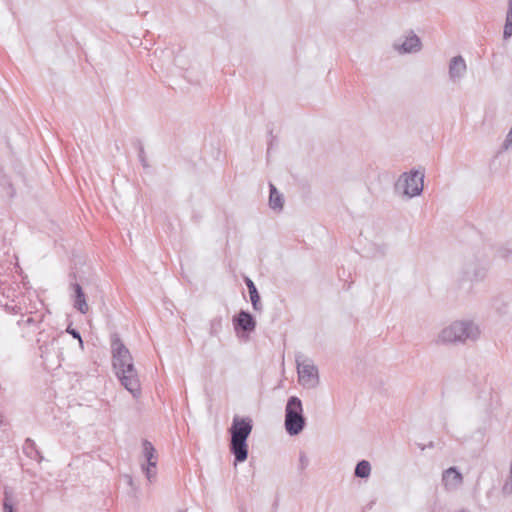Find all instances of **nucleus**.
Wrapping results in <instances>:
<instances>
[{
    "label": "nucleus",
    "mask_w": 512,
    "mask_h": 512,
    "mask_svg": "<svg viewBox=\"0 0 512 512\" xmlns=\"http://www.w3.org/2000/svg\"><path fill=\"white\" fill-rule=\"evenodd\" d=\"M112 365L121 384L134 396L141 393L140 381L129 349L119 334L113 333L110 338Z\"/></svg>",
    "instance_id": "1"
},
{
    "label": "nucleus",
    "mask_w": 512,
    "mask_h": 512,
    "mask_svg": "<svg viewBox=\"0 0 512 512\" xmlns=\"http://www.w3.org/2000/svg\"><path fill=\"white\" fill-rule=\"evenodd\" d=\"M253 430V420L235 415L229 428V450L234 456V464L243 463L249 454L248 438Z\"/></svg>",
    "instance_id": "2"
},
{
    "label": "nucleus",
    "mask_w": 512,
    "mask_h": 512,
    "mask_svg": "<svg viewBox=\"0 0 512 512\" xmlns=\"http://www.w3.org/2000/svg\"><path fill=\"white\" fill-rule=\"evenodd\" d=\"M480 333L479 326L473 321H454L442 329L439 339L443 343H466L467 341H476Z\"/></svg>",
    "instance_id": "3"
},
{
    "label": "nucleus",
    "mask_w": 512,
    "mask_h": 512,
    "mask_svg": "<svg viewBox=\"0 0 512 512\" xmlns=\"http://www.w3.org/2000/svg\"><path fill=\"white\" fill-rule=\"evenodd\" d=\"M284 425L286 432L290 436L300 434L306 426V418L303 414L302 401L297 396H290L287 400Z\"/></svg>",
    "instance_id": "4"
},
{
    "label": "nucleus",
    "mask_w": 512,
    "mask_h": 512,
    "mask_svg": "<svg viewBox=\"0 0 512 512\" xmlns=\"http://www.w3.org/2000/svg\"><path fill=\"white\" fill-rule=\"evenodd\" d=\"M424 173L412 169L403 173L395 184V189H403V194L409 198L419 196L423 191Z\"/></svg>",
    "instance_id": "5"
},
{
    "label": "nucleus",
    "mask_w": 512,
    "mask_h": 512,
    "mask_svg": "<svg viewBox=\"0 0 512 512\" xmlns=\"http://www.w3.org/2000/svg\"><path fill=\"white\" fill-rule=\"evenodd\" d=\"M61 338L62 333L52 336V338L48 341L42 340L41 337L37 339V343L39 344L40 357L44 361H52L53 359H56L58 365H60V359L62 356L60 347Z\"/></svg>",
    "instance_id": "6"
},
{
    "label": "nucleus",
    "mask_w": 512,
    "mask_h": 512,
    "mask_svg": "<svg viewBox=\"0 0 512 512\" xmlns=\"http://www.w3.org/2000/svg\"><path fill=\"white\" fill-rule=\"evenodd\" d=\"M232 322L236 334L241 338L248 337L256 328V320L254 316L246 310H240L236 315H234Z\"/></svg>",
    "instance_id": "7"
},
{
    "label": "nucleus",
    "mask_w": 512,
    "mask_h": 512,
    "mask_svg": "<svg viewBox=\"0 0 512 512\" xmlns=\"http://www.w3.org/2000/svg\"><path fill=\"white\" fill-rule=\"evenodd\" d=\"M142 448H143V456L147 460V465H142V470L144 471L147 479L149 481L152 480V478L155 476V472L152 473L151 468H156L157 465V457H156V450L153 446V444L148 440H143L142 442Z\"/></svg>",
    "instance_id": "8"
},
{
    "label": "nucleus",
    "mask_w": 512,
    "mask_h": 512,
    "mask_svg": "<svg viewBox=\"0 0 512 512\" xmlns=\"http://www.w3.org/2000/svg\"><path fill=\"white\" fill-rule=\"evenodd\" d=\"M70 287L73 291L74 308L82 314H86L89 310V306L86 302V296L82 286L79 283L74 282L71 283Z\"/></svg>",
    "instance_id": "9"
},
{
    "label": "nucleus",
    "mask_w": 512,
    "mask_h": 512,
    "mask_svg": "<svg viewBox=\"0 0 512 512\" xmlns=\"http://www.w3.org/2000/svg\"><path fill=\"white\" fill-rule=\"evenodd\" d=\"M466 62L461 55L455 56L449 63V77L452 81L459 80L466 72Z\"/></svg>",
    "instance_id": "10"
},
{
    "label": "nucleus",
    "mask_w": 512,
    "mask_h": 512,
    "mask_svg": "<svg viewBox=\"0 0 512 512\" xmlns=\"http://www.w3.org/2000/svg\"><path fill=\"white\" fill-rule=\"evenodd\" d=\"M421 45L420 38L411 31V35L401 45L394 44V47L401 53H412L420 51Z\"/></svg>",
    "instance_id": "11"
},
{
    "label": "nucleus",
    "mask_w": 512,
    "mask_h": 512,
    "mask_svg": "<svg viewBox=\"0 0 512 512\" xmlns=\"http://www.w3.org/2000/svg\"><path fill=\"white\" fill-rule=\"evenodd\" d=\"M442 481L446 487L455 488L462 483L463 476L456 467H450L443 472Z\"/></svg>",
    "instance_id": "12"
},
{
    "label": "nucleus",
    "mask_w": 512,
    "mask_h": 512,
    "mask_svg": "<svg viewBox=\"0 0 512 512\" xmlns=\"http://www.w3.org/2000/svg\"><path fill=\"white\" fill-rule=\"evenodd\" d=\"M0 188L3 196L12 200L16 196V188L11 176L0 171Z\"/></svg>",
    "instance_id": "13"
},
{
    "label": "nucleus",
    "mask_w": 512,
    "mask_h": 512,
    "mask_svg": "<svg viewBox=\"0 0 512 512\" xmlns=\"http://www.w3.org/2000/svg\"><path fill=\"white\" fill-rule=\"evenodd\" d=\"M244 281H245V284H246V286L248 288V292H249V296H250V300H251L253 309L255 311H261L262 310V305H261L260 295H259V292L257 290L256 285L248 277H245Z\"/></svg>",
    "instance_id": "14"
},
{
    "label": "nucleus",
    "mask_w": 512,
    "mask_h": 512,
    "mask_svg": "<svg viewBox=\"0 0 512 512\" xmlns=\"http://www.w3.org/2000/svg\"><path fill=\"white\" fill-rule=\"evenodd\" d=\"M23 452L27 457L39 463L43 460V456L38 450L36 443L30 438L25 440L23 445Z\"/></svg>",
    "instance_id": "15"
},
{
    "label": "nucleus",
    "mask_w": 512,
    "mask_h": 512,
    "mask_svg": "<svg viewBox=\"0 0 512 512\" xmlns=\"http://www.w3.org/2000/svg\"><path fill=\"white\" fill-rule=\"evenodd\" d=\"M298 373L302 380H310L312 378H318L317 367L313 364H300L298 363Z\"/></svg>",
    "instance_id": "16"
},
{
    "label": "nucleus",
    "mask_w": 512,
    "mask_h": 512,
    "mask_svg": "<svg viewBox=\"0 0 512 512\" xmlns=\"http://www.w3.org/2000/svg\"><path fill=\"white\" fill-rule=\"evenodd\" d=\"M284 204L283 195L280 194L273 184H270L269 206L271 209H282Z\"/></svg>",
    "instance_id": "17"
},
{
    "label": "nucleus",
    "mask_w": 512,
    "mask_h": 512,
    "mask_svg": "<svg viewBox=\"0 0 512 512\" xmlns=\"http://www.w3.org/2000/svg\"><path fill=\"white\" fill-rule=\"evenodd\" d=\"M371 473V465L367 460H360L354 469V476L357 478H368Z\"/></svg>",
    "instance_id": "18"
},
{
    "label": "nucleus",
    "mask_w": 512,
    "mask_h": 512,
    "mask_svg": "<svg viewBox=\"0 0 512 512\" xmlns=\"http://www.w3.org/2000/svg\"><path fill=\"white\" fill-rule=\"evenodd\" d=\"M43 314L35 313V315H29L26 318H22L18 321L19 326H27V327H38V325L43 321Z\"/></svg>",
    "instance_id": "19"
},
{
    "label": "nucleus",
    "mask_w": 512,
    "mask_h": 512,
    "mask_svg": "<svg viewBox=\"0 0 512 512\" xmlns=\"http://www.w3.org/2000/svg\"><path fill=\"white\" fill-rule=\"evenodd\" d=\"M512 37V5L508 4V9L506 12V19L503 29V38L505 40Z\"/></svg>",
    "instance_id": "20"
},
{
    "label": "nucleus",
    "mask_w": 512,
    "mask_h": 512,
    "mask_svg": "<svg viewBox=\"0 0 512 512\" xmlns=\"http://www.w3.org/2000/svg\"><path fill=\"white\" fill-rule=\"evenodd\" d=\"M221 330H222V317H220V316L214 317L210 321V330H209L210 335L217 336Z\"/></svg>",
    "instance_id": "21"
},
{
    "label": "nucleus",
    "mask_w": 512,
    "mask_h": 512,
    "mask_svg": "<svg viewBox=\"0 0 512 512\" xmlns=\"http://www.w3.org/2000/svg\"><path fill=\"white\" fill-rule=\"evenodd\" d=\"M66 332L69 333L74 339H77L79 341V345L81 348H83V339L81 337V334L80 332L75 329V328H72L70 325L67 327L66 329Z\"/></svg>",
    "instance_id": "22"
},
{
    "label": "nucleus",
    "mask_w": 512,
    "mask_h": 512,
    "mask_svg": "<svg viewBox=\"0 0 512 512\" xmlns=\"http://www.w3.org/2000/svg\"><path fill=\"white\" fill-rule=\"evenodd\" d=\"M309 465V459L306 456L305 452L301 451L299 455V470L302 472L305 470Z\"/></svg>",
    "instance_id": "23"
},
{
    "label": "nucleus",
    "mask_w": 512,
    "mask_h": 512,
    "mask_svg": "<svg viewBox=\"0 0 512 512\" xmlns=\"http://www.w3.org/2000/svg\"><path fill=\"white\" fill-rule=\"evenodd\" d=\"M3 511L4 512H14V506L12 500L8 497L7 492H5V497L3 500Z\"/></svg>",
    "instance_id": "24"
},
{
    "label": "nucleus",
    "mask_w": 512,
    "mask_h": 512,
    "mask_svg": "<svg viewBox=\"0 0 512 512\" xmlns=\"http://www.w3.org/2000/svg\"><path fill=\"white\" fill-rule=\"evenodd\" d=\"M138 157L143 167H148L144 147L140 142L138 143Z\"/></svg>",
    "instance_id": "25"
},
{
    "label": "nucleus",
    "mask_w": 512,
    "mask_h": 512,
    "mask_svg": "<svg viewBox=\"0 0 512 512\" xmlns=\"http://www.w3.org/2000/svg\"><path fill=\"white\" fill-rule=\"evenodd\" d=\"M486 271L484 268H475L473 272V278L471 280H482L485 277Z\"/></svg>",
    "instance_id": "26"
},
{
    "label": "nucleus",
    "mask_w": 512,
    "mask_h": 512,
    "mask_svg": "<svg viewBox=\"0 0 512 512\" xmlns=\"http://www.w3.org/2000/svg\"><path fill=\"white\" fill-rule=\"evenodd\" d=\"M511 143H512V126H511V129H510L508 135L506 136V139L503 142V149L507 150Z\"/></svg>",
    "instance_id": "27"
},
{
    "label": "nucleus",
    "mask_w": 512,
    "mask_h": 512,
    "mask_svg": "<svg viewBox=\"0 0 512 512\" xmlns=\"http://www.w3.org/2000/svg\"><path fill=\"white\" fill-rule=\"evenodd\" d=\"M510 256H512V249L511 250H507L503 255L502 257L505 258V259H509Z\"/></svg>",
    "instance_id": "28"
},
{
    "label": "nucleus",
    "mask_w": 512,
    "mask_h": 512,
    "mask_svg": "<svg viewBox=\"0 0 512 512\" xmlns=\"http://www.w3.org/2000/svg\"><path fill=\"white\" fill-rule=\"evenodd\" d=\"M269 134L271 136V140H270V143H269L268 151L270 150V147L272 146L273 140H274V136L272 135V131H269Z\"/></svg>",
    "instance_id": "29"
},
{
    "label": "nucleus",
    "mask_w": 512,
    "mask_h": 512,
    "mask_svg": "<svg viewBox=\"0 0 512 512\" xmlns=\"http://www.w3.org/2000/svg\"><path fill=\"white\" fill-rule=\"evenodd\" d=\"M508 4H509V5H512V0H508Z\"/></svg>",
    "instance_id": "30"
},
{
    "label": "nucleus",
    "mask_w": 512,
    "mask_h": 512,
    "mask_svg": "<svg viewBox=\"0 0 512 512\" xmlns=\"http://www.w3.org/2000/svg\"><path fill=\"white\" fill-rule=\"evenodd\" d=\"M460 512H469V511H467V510H461Z\"/></svg>",
    "instance_id": "31"
}]
</instances>
